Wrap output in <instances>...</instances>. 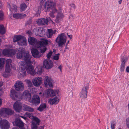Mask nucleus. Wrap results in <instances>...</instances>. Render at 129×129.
<instances>
[{
	"instance_id": "1",
	"label": "nucleus",
	"mask_w": 129,
	"mask_h": 129,
	"mask_svg": "<svg viewBox=\"0 0 129 129\" xmlns=\"http://www.w3.org/2000/svg\"><path fill=\"white\" fill-rule=\"evenodd\" d=\"M25 56L24 58L25 69L27 73L32 75H34L36 74L35 70L34 69V67L31 65V59L32 56H30L27 54Z\"/></svg>"
},
{
	"instance_id": "2",
	"label": "nucleus",
	"mask_w": 129,
	"mask_h": 129,
	"mask_svg": "<svg viewBox=\"0 0 129 129\" xmlns=\"http://www.w3.org/2000/svg\"><path fill=\"white\" fill-rule=\"evenodd\" d=\"M55 3L53 2L47 1L45 3V5L44 6V10L46 12L50 11L53 13L57 12V10L55 8Z\"/></svg>"
},
{
	"instance_id": "3",
	"label": "nucleus",
	"mask_w": 129,
	"mask_h": 129,
	"mask_svg": "<svg viewBox=\"0 0 129 129\" xmlns=\"http://www.w3.org/2000/svg\"><path fill=\"white\" fill-rule=\"evenodd\" d=\"M67 37L63 33H62L58 35L55 40V42L58 46L61 48L63 47L67 41Z\"/></svg>"
},
{
	"instance_id": "4",
	"label": "nucleus",
	"mask_w": 129,
	"mask_h": 129,
	"mask_svg": "<svg viewBox=\"0 0 129 129\" xmlns=\"http://www.w3.org/2000/svg\"><path fill=\"white\" fill-rule=\"evenodd\" d=\"M49 41L47 40L39 41L36 45L35 47L37 48H40V52L42 53H44L47 50V48L44 46L48 44Z\"/></svg>"
},
{
	"instance_id": "5",
	"label": "nucleus",
	"mask_w": 129,
	"mask_h": 129,
	"mask_svg": "<svg viewBox=\"0 0 129 129\" xmlns=\"http://www.w3.org/2000/svg\"><path fill=\"white\" fill-rule=\"evenodd\" d=\"M24 64L25 62L24 61H20L19 63L21 68L19 75L21 78L24 77L26 74V72L25 70L26 67Z\"/></svg>"
},
{
	"instance_id": "6",
	"label": "nucleus",
	"mask_w": 129,
	"mask_h": 129,
	"mask_svg": "<svg viewBox=\"0 0 129 129\" xmlns=\"http://www.w3.org/2000/svg\"><path fill=\"white\" fill-rule=\"evenodd\" d=\"M14 113V111L9 109L3 108L0 111V114L2 116L6 117L8 115H11Z\"/></svg>"
},
{
	"instance_id": "7",
	"label": "nucleus",
	"mask_w": 129,
	"mask_h": 129,
	"mask_svg": "<svg viewBox=\"0 0 129 129\" xmlns=\"http://www.w3.org/2000/svg\"><path fill=\"white\" fill-rule=\"evenodd\" d=\"M89 86L88 85H85L81 89L80 92V97L81 99L86 98L87 96V90Z\"/></svg>"
},
{
	"instance_id": "8",
	"label": "nucleus",
	"mask_w": 129,
	"mask_h": 129,
	"mask_svg": "<svg viewBox=\"0 0 129 129\" xmlns=\"http://www.w3.org/2000/svg\"><path fill=\"white\" fill-rule=\"evenodd\" d=\"M21 117L23 118L24 119L26 118L25 117L23 116H20L19 117H18L15 119V124L16 126L19 127L21 129H25L24 127V123L21 120Z\"/></svg>"
},
{
	"instance_id": "9",
	"label": "nucleus",
	"mask_w": 129,
	"mask_h": 129,
	"mask_svg": "<svg viewBox=\"0 0 129 129\" xmlns=\"http://www.w3.org/2000/svg\"><path fill=\"white\" fill-rule=\"evenodd\" d=\"M14 86L15 90L18 91H22L24 89V85L21 81H17L15 84Z\"/></svg>"
},
{
	"instance_id": "10",
	"label": "nucleus",
	"mask_w": 129,
	"mask_h": 129,
	"mask_svg": "<svg viewBox=\"0 0 129 129\" xmlns=\"http://www.w3.org/2000/svg\"><path fill=\"white\" fill-rule=\"evenodd\" d=\"M53 81L50 77L46 76L44 79V83L46 87L52 88L53 87Z\"/></svg>"
},
{
	"instance_id": "11",
	"label": "nucleus",
	"mask_w": 129,
	"mask_h": 129,
	"mask_svg": "<svg viewBox=\"0 0 129 129\" xmlns=\"http://www.w3.org/2000/svg\"><path fill=\"white\" fill-rule=\"evenodd\" d=\"M56 92L52 89H48L44 92L43 95L47 98L53 97L55 96Z\"/></svg>"
},
{
	"instance_id": "12",
	"label": "nucleus",
	"mask_w": 129,
	"mask_h": 129,
	"mask_svg": "<svg viewBox=\"0 0 129 129\" xmlns=\"http://www.w3.org/2000/svg\"><path fill=\"white\" fill-rule=\"evenodd\" d=\"M29 102L32 103L34 105H38L40 102L39 96L36 94L32 96L31 99H30Z\"/></svg>"
},
{
	"instance_id": "13",
	"label": "nucleus",
	"mask_w": 129,
	"mask_h": 129,
	"mask_svg": "<svg viewBox=\"0 0 129 129\" xmlns=\"http://www.w3.org/2000/svg\"><path fill=\"white\" fill-rule=\"evenodd\" d=\"M9 122L6 119L0 121V127L2 129H9L10 127Z\"/></svg>"
},
{
	"instance_id": "14",
	"label": "nucleus",
	"mask_w": 129,
	"mask_h": 129,
	"mask_svg": "<svg viewBox=\"0 0 129 129\" xmlns=\"http://www.w3.org/2000/svg\"><path fill=\"white\" fill-rule=\"evenodd\" d=\"M11 96L14 100H20L21 99V95L20 93H17L14 89H12L11 91Z\"/></svg>"
},
{
	"instance_id": "15",
	"label": "nucleus",
	"mask_w": 129,
	"mask_h": 129,
	"mask_svg": "<svg viewBox=\"0 0 129 129\" xmlns=\"http://www.w3.org/2000/svg\"><path fill=\"white\" fill-rule=\"evenodd\" d=\"M43 67L46 69H50L53 66V63L49 59H45L43 62Z\"/></svg>"
},
{
	"instance_id": "16",
	"label": "nucleus",
	"mask_w": 129,
	"mask_h": 129,
	"mask_svg": "<svg viewBox=\"0 0 129 129\" xmlns=\"http://www.w3.org/2000/svg\"><path fill=\"white\" fill-rule=\"evenodd\" d=\"M42 80V79L41 77H37L33 79L32 81L34 86L38 87L41 84Z\"/></svg>"
},
{
	"instance_id": "17",
	"label": "nucleus",
	"mask_w": 129,
	"mask_h": 129,
	"mask_svg": "<svg viewBox=\"0 0 129 129\" xmlns=\"http://www.w3.org/2000/svg\"><path fill=\"white\" fill-rule=\"evenodd\" d=\"M127 59L128 58L127 57H125L121 58L120 68V70L121 72H124L125 69V64Z\"/></svg>"
},
{
	"instance_id": "18",
	"label": "nucleus",
	"mask_w": 129,
	"mask_h": 129,
	"mask_svg": "<svg viewBox=\"0 0 129 129\" xmlns=\"http://www.w3.org/2000/svg\"><path fill=\"white\" fill-rule=\"evenodd\" d=\"M64 16V15L62 12L61 9L60 8H59L58 13L55 19L56 22L57 23H59Z\"/></svg>"
},
{
	"instance_id": "19",
	"label": "nucleus",
	"mask_w": 129,
	"mask_h": 129,
	"mask_svg": "<svg viewBox=\"0 0 129 129\" xmlns=\"http://www.w3.org/2000/svg\"><path fill=\"white\" fill-rule=\"evenodd\" d=\"M13 108L16 112H20L22 108L21 103L19 101H16L14 104Z\"/></svg>"
},
{
	"instance_id": "20",
	"label": "nucleus",
	"mask_w": 129,
	"mask_h": 129,
	"mask_svg": "<svg viewBox=\"0 0 129 129\" xmlns=\"http://www.w3.org/2000/svg\"><path fill=\"white\" fill-rule=\"evenodd\" d=\"M32 55L34 57L38 58H39L41 56V54L39 51L35 49H32L31 50Z\"/></svg>"
},
{
	"instance_id": "21",
	"label": "nucleus",
	"mask_w": 129,
	"mask_h": 129,
	"mask_svg": "<svg viewBox=\"0 0 129 129\" xmlns=\"http://www.w3.org/2000/svg\"><path fill=\"white\" fill-rule=\"evenodd\" d=\"M26 54H27V55H28L30 56H31V55L29 54L28 52H25L23 51H21L20 52V51L17 53V57L18 58H22V57L23 56V60H24V58H25V56L26 55Z\"/></svg>"
},
{
	"instance_id": "22",
	"label": "nucleus",
	"mask_w": 129,
	"mask_h": 129,
	"mask_svg": "<svg viewBox=\"0 0 129 129\" xmlns=\"http://www.w3.org/2000/svg\"><path fill=\"white\" fill-rule=\"evenodd\" d=\"M22 96L24 98L28 100L29 102V101L31 99V94L27 90H26L23 92Z\"/></svg>"
},
{
	"instance_id": "23",
	"label": "nucleus",
	"mask_w": 129,
	"mask_h": 129,
	"mask_svg": "<svg viewBox=\"0 0 129 129\" xmlns=\"http://www.w3.org/2000/svg\"><path fill=\"white\" fill-rule=\"evenodd\" d=\"M59 99L57 96L53 99H50L48 100V102L49 104L52 105L54 104H57L59 102Z\"/></svg>"
},
{
	"instance_id": "24",
	"label": "nucleus",
	"mask_w": 129,
	"mask_h": 129,
	"mask_svg": "<svg viewBox=\"0 0 129 129\" xmlns=\"http://www.w3.org/2000/svg\"><path fill=\"white\" fill-rule=\"evenodd\" d=\"M40 120L39 119L35 121H32L31 129H37L38 125H39Z\"/></svg>"
},
{
	"instance_id": "25",
	"label": "nucleus",
	"mask_w": 129,
	"mask_h": 129,
	"mask_svg": "<svg viewBox=\"0 0 129 129\" xmlns=\"http://www.w3.org/2000/svg\"><path fill=\"white\" fill-rule=\"evenodd\" d=\"M37 23L39 25H44L46 24L47 20L44 18H41L38 20L37 21Z\"/></svg>"
},
{
	"instance_id": "26",
	"label": "nucleus",
	"mask_w": 129,
	"mask_h": 129,
	"mask_svg": "<svg viewBox=\"0 0 129 129\" xmlns=\"http://www.w3.org/2000/svg\"><path fill=\"white\" fill-rule=\"evenodd\" d=\"M28 41L29 44L32 45H34L35 44L36 45L38 42H37V39L33 37L29 38L28 39Z\"/></svg>"
},
{
	"instance_id": "27",
	"label": "nucleus",
	"mask_w": 129,
	"mask_h": 129,
	"mask_svg": "<svg viewBox=\"0 0 129 129\" xmlns=\"http://www.w3.org/2000/svg\"><path fill=\"white\" fill-rule=\"evenodd\" d=\"M34 33L35 35L37 36H41L42 35L41 34L42 32V31L40 30L39 28H36L33 29Z\"/></svg>"
},
{
	"instance_id": "28",
	"label": "nucleus",
	"mask_w": 129,
	"mask_h": 129,
	"mask_svg": "<svg viewBox=\"0 0 129 129\" xmlns=\"http://www.w3.org/2000/svg\"><path fill=\"white\" fill-rule=\"evenodd\" d=\"M26 15L25 14H20L19 13H15L13 15V16L14 18L16 19H21L25 17Z\"/></svg>"
},
{
	"instance_id": "29",
	"label": "nucleus",
	"mask_w": 129,
	"mask_h": 129,
	"mask_svg": "<svg viewBox=\"0 0 129 129\" xmlns=\"http://www.w3.org/2000/svg\"><path fill=\"white\" fill-rule=\"evenodd\" d=\"M27 42L24 37L21 41H19L18 42L19 45L21 46H25L27 45Z\"/></svg>"
},
{
	"instance_id": "30",
	"label": "nucleus",
	"mask_w": 129,
	"mask_h": 129,
	"mask_svg": "<svg viewBox=\"0 0 129 129\" xmlns=\"http://www.w3.org/2000/svg\"><path fill=\"white\" fill-rule=\"evenodd\" d=\"M48 33L47 34V36L49 38H51L53 35L54 34L56 31V30H53L52 29H48Z\"/></svg>"
},
{
	"instance_id": "31",
	"label": "nucleus",
	"mask_w": 129,
	"mask_h": 129,
	"mask_svg": "<svg viewBox=\"0 0 129 129\" xmlns=\"http://www.w3.org/2000/svg\"><path fill=\"white\" fill-rule=\"evenodd\" d=\"M24 37L21 35H16L13 38V41L14 42H18L21 40Z\"/></svg>"
},
{
	"instance_id": "32",
	"label": "nucleus",
	"mask_w": 129,
	"mask_h": 129,
	"mask_svg": "<svg viewBox=\"0 0 129 129\" xmlns=\"http://www.w3.org/2000/svg\"><path fill=\"white\" fill-rule=\"evenodd\" d=\"M46 106L45 104L42 103L41 104L40 106L38 107L37 110L40 112H42L44 110L46 109Z\"/></svg>"
},
{
	"instance_id": "33",
	"label": "nucleus",
	"mask_w": 129,
	"mask_h": 129,
	"mask_svg": "<svg viewBox=\"0 0 129 129\" xmlns=\"http://www.w3.org/2000/svg\"><path fill=\"white\" fill-rule=\"evenodd\" d=\"M23 107V109L26 111L32 112L34 111V109L33 108L26 105H24Z\"/></svg>"
},
{
	"instance_id": "34",
	"label": "nucleus",
	"mask_w": 129,
	"mask_h": 129,
	"mask_svg": "<svg viewBox=\"0 0 129 129\" xmlns=\"http://www.w3.org/2000/svg\"><path fill=\"white\" fill-rule=\"evenodd\" d=\"M25 114L27 115V117H28L30 118L33 119V121H35L37 120H38L39 119L37 117L35 116H34L32 115L30 113H26Z\"/></svg>"
},
{
	"instance_id": "35",
	"label": "nucleus",
	"mask_w": 129,
	"mask_h": 129,
	"mask_svg": "<svg viewBox=\"0 0 129 129\" xmlns=\"http://www.w3.org/2000/svg\"><path fill=\"white\" fill-rule=\"evenodd\" d=\"M9 8H10V10L11 12H16L17 11V7L16 5H13L11 6H10V5L8 6Z\"/></svg>"
},
{
	"instance_id": "36",
	"label": "nucleus",
	"mask_w": 129,
	"mask_h": 129,
	"mask_svg": "<svg viewBox=\"0 0 129 129\" xmlns=\"http://www.w3.org/2000/svg\"><path fill=\"white\" fill-rule=\"evenodd\" d=\"M5 33V28L3 25H0V33L4 34Z\"/></svg>"
},
{
	"instance_id": "37",
	"label": "nucleus",
	"mask_w": 129,
	"mask_h": 129,
	"mask_svg": "<svg viewBox=\"0 0 129 129\" xmlns=\"http://www.w3.org/2000/svg\"><path fill=\"white\" fill-rule=\"evenodd\" d=\"M8 56H12L14 55L16 53V52L13 49H9Z\"/></svg>"
},
{
	"instance_id": "38",
	"label": "nucleus",
	"mask_w": 129,
	"mask_h": 129,
	"mask_svg": "<svg viewBox=\"0 0 129 129\" xmlns=\"http://www.w3.org/2000/svg\"><path fill=\"white\" fill-rule=\"evenodd\" d=\"M25 81L27 85V86L29 87H31L33 86V84L31 81L29 80H25Z\"/></svg>"
},
{
	"instance_id": "39",
	"label": "nucleus",
	"mask_w": 129,
	"mask_h": 129,
	"mask_svg": "<svg viewBox=\"0 0 129 129\" xmlns=\"http://www.w3.org/2000/svg\"><path fill=\"white\" fill-rule=\"evenodd\" d=\"M5 61V60L4 58H0V68L4 66Z\"/></svg>"
},
{
	"instance_id": "40",
	"label": "nucleus",
	"mask_w": 129,
	"mask_h": 129,
	"mask_svg": "<svg viewBox=\"0 0 129 129\" xmlns=\"http://www.w3.org/2000/svg\"><path fill=\"white\" fill-rule=\"evenodd\" d=\"M12 60L10 59H7L6 62V66L11 67V63Z\"/></svg>"
},
{
	"instance_id": "41",
	"label": "nucleus",
	"mask_w": 129,
	"mask_h": 129,
	"mask_svg": "<svg viewBox=\"0 0 129 129\" xmlns=\"http://www.w3.org/2000/svg\"><path fill=\"white\" fill-rule=\"evenodd\" d=\"M26 7V5L25 4H21L20 6V11H22L24 10Z\"/></svg>"
},
{
	"instance_id": "42",
	"label": "nucleus",
	"mask_w": 129,
	"mask_h": 129,
	"mask_svg": "<svg viewBox=\"0 0 129 129\" xmlns=\"http://www.w3.org/2000/svg\"><path fill=\"white\" fill-rule=\"evenodd\" d=\"M11 71V67L6 66L5 69L6 73H9Z\"/></svg>"
},
{
	"instance_id": "43",
	"label": "nucleus",
	"mask_w": 129,
	"mask_h": 129,
	"mask_svg": "<svg viewBox=\"0 0 129 129\" xmlns=\"http://www.w3.org/2000/svg\"><path fill=\"white\" fill-rule=\"evenodd\" d=\"M9 49H4L3 51V53L5 55H8Z\"/></svg>"
},
{
	"instance_id": "44",
	"label": "nucleus",
	"mask_w": 129,
	"mask_h": 129,
	"mask_svg": "<svg viewBox=\"0 0 129 129\" xmlns=\"http://www.w3.org/2000/svg\"><path fill=\"white\" fill-rule=\"evenodd\" d=\"M38 70V71L36 72V73H37L38 75L41 74L42 73V68H36Z\"/></svg>"
},
{
	"instance_id": "45",
	"label": "nucleus",
	"mask_w": 129,
	"mask_h": 129,
	"mask_svg": "<svg viewBox=\"0 0 129 129\" xmlns=\"http://www.w3.org/2000/svg\"><path fill=\"white\" fill-rule=\"evenodd\" d=\"M59 54H55L53 57V59L56 60H58L59 59Z\"/></svg>"
},
{
	"instance_id": "46",
	"label": "nucleus",
	"mask_w": 129,
	"mask_h": 129,
	"mask_svg": "<svg viewBox=\"0 0 129 129\" xmlns=\"http://www.w3.org/2000/svg\"><path fill=\"white\" fill-rule=\"evenodd\" d=\"M52 54V52L51 51H50L49 52L47 55V58H50Z\"/></svg>"
},
{
	"instance_id": "47",
	"label": "nucleus",
	"mask_w": 129,
	"mask_h": 129,
	"mask_svg": "<svg viewBox=\"0 0 129 129\" xmlns=\"http://www.w3.org/2000/svg\"><path fill=\"white\" fill-rule=\"evenodd\" d=\"M46 20H47V23L46 24H47L48 23V22H49V21H51L52 20L49 17H46Z\"/></svg>"
},
{
	"instance_id": "48",
	"label": "nucleus",
	"mask_w": 129,
	"mask_h": 129,
	"mask_svg": "<svg viewBox=\"0 0 129 129\" xmlns=\"http://www.w3.org/2000/svg\"><path fill=\"white\" fill-rule=\"evenodd\" d=\"M32 31L28 30L26 32V33L29 35H31L32 34Z\"/></svg>"
},
{
	"instance_id": "49",
	"label": "nucleus",
	"mask_w": 129,
	"mask_h": 129,
	"mask_svg": "<svg viewBox=\"0 0 129 129\" xmlns=\"http://www.w3.org/2000/svg\"><path fill=\"white\" fill-rule=\"evenodd\" d=\"M31 19L28 20L26 24H25L26 25L27 24H30L31 23Z\"/></svg>"
},
{
	"instance_id": "50",
	"label": "nucleus",
	"mask_w": 129,
	"mask_h": 129,
	"mask_svg": "<svg viewBox=\"0 0 129 129\" xmlns=\"http://www.w3.org/2000/svg\"><path fill=\"white\" fill-rule=\"evenodd\" d=\"M53 13L51 12L49 14L50 16L52 18H54L55 17V15H54Z\"/></svg>"
},
{
	"instance_id": "51",
	"label": "nucleus",
	"mask_w": 129,
	"mask_h": 129,
	"mask_svg": "<svg viewBox=\"0 0 129 129\" xmlns=\"http://www.w3.org/2000/svg\"><path fill=\"white\" fill-rule=\"evenodd\" d=\"M125 71L127 73H129V66H127L126 67Z\"/></svg>"
},
{
	"instance_id": "52",
	"label": "nucleus",
	"mask_w": 129,
	"mask_h": 129,
	"mask_svg": "<svg viewBox=\"0 0 129 129\" xmlns=\"http://www.w3.org/2000/svg\"><path fill=\"white\" fill-rule=\"evenodd\" d=\"M111 127L112 129H114L115 127V124L113 123H111Z\"/></svg>"
},
{
	"instance_id": "53",
	"label": "nucleus",
	"mask_w": 129,
	"mask_h": 129,
	"mask_svg": "<svg viewBox=\"0 0 129 129\" xmlns=\"http://www.w3.org/2000/svg\"><path fill=\"white\" fill-rule=\"evenodd\" d=\"M3 14L2 13H0V20H2L3 18Z\"/></svg>"
},
{
	"instance_id": "54",
	"label": "nucleus",
	"mask_w": 129,
	"mask_h": 129,
	"mask_svg": "<svg viewBox=\"0 0 129 129\" xmlns=\"http://www.w3.org/2000/svg\"><path fill=\"white\" fill-rule=\"evenodd\" d=\"M57 68L58 69H60V71L61 72H62V70H61V68H62V66L61 65H60Z\"/></svg>"
},
{
	"instance_id": "55",
	"label": "nucleus",
	"mask_w": 129,
	"mask_h": 129,
	"mask_svg": "<svg viewBox=\"0 0 129 129\" xmlns=\"http://www.w3.org/2000/svg\"><path fill=\"white\" fill-rule=\"evenodd\" d=\"M126 124L129 123V117L127 118L126 120Z\"/></svg>"
},
{
	"instance_id": "56",
	"label": "nucleus",
	"mask_w": 129,
	"mask_h": 129,
	"mask_svg": "<svg viewBox=\"0 0 129 129\" xmlns=\"http://www.w3.org/2000/svg\"><path fill=\"white\" fill-rule=\"evenodd\" d=\"M71 7L73 8H75V5L74 4H71L70 5Z\"/></svg>"
},
{
	"instance_id": "57",
	"label": "nucleus",
	"mask_w": 129,
	"mask_h": 129,
	"mask_svg": "<svg viewBox=\"0 0 129 129\" xmlns=\"http://www.w3.org/2000/svg\"><path fill=\"white\" fill-rule=\"evenodd\" d=\"M44 126H40L39 127L38 129H44Z\"/></svg>"
},
{
	"instance_id": "58",
	"label": "nucleus",
	"mask_w": 129,
	"mask_h": 129,
	"mask_svg": "<svg viewBox=\"0 0 129 129\" xmlns=\"http://www.w3.org/2000/svg\"><path fill=\"white\" fill-rule=\"evenodd\" d=\"M68 37L69 38H70V39H72V35H68Z\"/></svg>"
},
{
	"instance_id": "59",
	"label": "nucleus",
	"mask_w": 129,
	"mask_h": 129,
	"mask_svg": "<svg viewBox=\"0 0 129 129\" xmlns=\"http://www.w3.org/2000/svg\"><path fill=\"white\" fill-rule=\"evenodd\" d=\"M2 100L1 98H0V106L2 104Z\"/></svg>"
},
{
	"instance_id": "60",
	"label": "nucleus",
	"mask_w": 129,
	"mask_h": 129,
	"mask_svg": "<svg viewBox=\"0 0 129 129\" xmlns=\"http://www.w3.org/2000/svg\"><path fill=\"white\" fill-rule=\"evenodd\" d=\"M3 93V91L0 89V95H1Z\"/></svg>"
},
{
	"instance_id": "61",
	"label": "nucleus",
	"mask_w": 129,
	"mask_h": 129,
	"mask_svg": "<svg viewBox=\"0 0 129 129\" xmlns=\"http://www.w3.org/2000/svg\"><path fill=\"white\" fill-rule=\"evenodd\" d=\"M126 125L128 128H129V123L126 124Z\"/></svg>"
},
{
	"instance_id": "62",
	"label": "nucleus",
	"mask_w": 129,
	"mask_h": 129,
	"mask_svg": "<svg viewBox=\"0 0 129 129\" xmlns=\"http://www.w3.org/2000/svg\"><path fill=\"white\" fill-rule=\"evenodd\" d=\"M122 2V1L121 0H120L119 2V4H120L121 3V2Z\"/></svg>"
},
{
	"instance_id": "63",
	"label": "nucleus",
	"mask_w": 129,
	"mask_h": 129,
	"mask_svg": "<svg viewBox=\"0 0 129 129\" xmlns=\"http://www.w3.org/2000/svg\"><path fill=\"white\" fill-rule=\"evenodd\" d=\"M12 129H19L18 128L15 127L13 128H12Z\"/></svg>"
},
{
	"instance_id": "64",
	"label": "nucleus",
	"mask_w": 129,
	"mask_h": 129,
	"mask_svg": "<svg viewBox=\"0 0 129 129\" xmlns=\"http://www.w3.org/2000/svg\"><path fill=\"white\" fill-rule=\"evenodd\" d=\"M51 22H52V24H55L54 22H53V21H52V20H51Z\"/></svg>"
}]
</instances>
